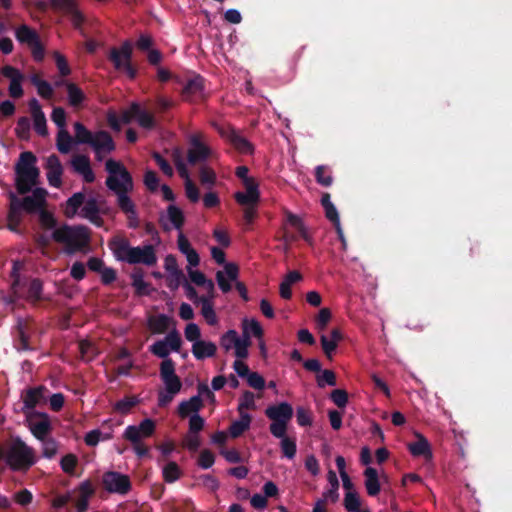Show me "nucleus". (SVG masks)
<instances>
[{
    "label": "nucleus",
    "instance_id": "nucleus-41",
    "mask_svg": "<svg viewBox=\"0 0 512 512\" xmlns=\"http://www.w3.org/2000/svg\"><path fill=\"white\" fill-rule=\"evenodd\" d=\"M43 283L40 279L34 278L29 282L27 299L31 303H37L42 299Z\"/></svg>",
    "mask_w": 512,
    "mask_h": 512
},
{
    "label": "nucleus",
    "instance_id": "nucleus-30",
    "mask_svg": "<svg viewBox=\"0 0 512 512\" xmlns=\"http://www.w3.org/2000/svg\"><path fill=\"white\" fill-rule=\"evenodd\" d=\"M133 112L136 113L135 120L140 127L147 130L155 128L156 120L153 114L145 109H142L139 103L133 102Z\"/></svg>",
    "mask_w": 512,
    "mask_h": 512
},
{
    "label": "nucleus",
    "instance_id": "nucleus-24",
    "mask_svg": "<svg viewBox=\"0 0 512 512\" xmlns=\"http://www.w3.org/2000/svg\"><path fill=\"white\" fill-rule=\"evenodd\" d=\"M100 207L98 201L94 197H90L85 199L81 210V217L88 219L92 224L97 227H101L104 223V220L100 217Z\"/></svg>",
    "mask_w": 512,
    "mask_h": 512
},
{
    "label": "nucleus",
    "instance_id": "nucleus-31",
    "mask_svg": "<svg viewBox=\"0 0 512 512\" xmlns=\"http://www.w3.org/2000/svg\"><path fill=\"white\" fill-rule=\"evenodd\" d=\"M365 487L369 496H377L380 493L381 485L378 472L373 467H367L364 471Z\"/></svg>",
    "mask_w": 512,
    "mask_h": 512
},
{
    "label": "nucleus",
    "instance_id": "nucleus-48",
    "mask_svg": "<svg viewBox=\"0 0 512 512\" xmlns=\"http://www.w3.org/2000/svg\"><path fill=\"white\" fill-rule=\"evenodd\" d=\"M149 351L159 357V358H162L163 361L166 360V359H169L168 356L170 354V350H169V347H168V344L166 342L165 339L163 340H158L156 342H154L150 347H149Z\"/></svg>",
    "mask_w": 512,
    "mask_h": 512
},
{
    "label": "nucleus",
    "instance_id": "nucleus-43",
    "mask_svg": "<svg viewBox=\"0 0 512 512\" xmlns=\"http://www.w3.org/2000/svg\"><path fill=\"white\" fill-rule=\"evenodd\" d=\"M315 179L318 184L324 187H329L333 183L331 172L325 165H319L315 168Z\"/></svg>",
    "mask_w": 512,
    "mask_h": 512
},
{
    "label": "nucleus",
    "instance_id": "nucleus-28",
    "mask_svg": "<svg viewBox=\"0 0 512 512\" xmlns=\"http://www.w3.org/2000/svg\"><path fill=\"white\" fill-rule=\"evenodd\" d=\"M216 352V344L210 341H196L192 345V353L197 360L214 357Z\"/></svg>",
    "mask_w": 512,
    "mask_h": 512
},
{
    "label": "nucleus",
    "instance_id": "nucleus-20",
    "mask_svg": "<svg viewBox=\"0 0 512 512\" xmlns=\"http://www.w3.org/2000/svg\"><path fill=\"white\" fill-rule=\"evenodd\" d=\"M46 176L50 186L60 188L62 185L63 166L56 154L50 155L46 160Z\"/></svg>",
    "mask_w": 512,
    "mask_h": 512
},
{
    "label": "nucleus",
    "instance_id": "nucleus-9",
    "mask_svg": "<svg viewBox=\"0 0 512 512\" xmlns=\"http://www.w3.org/2000/svg\"><path fill=\"white\" fill-rule=\"evenodd\" d=\"M109 61L118 71H124L130 79L137 76V69L132 65V45L125 41L119 48L113 47L108 54Z\"/></svg>",
    "mask_w": 512,
    "mask_h": 512
},
{
    "label": "nucleus",
    "instance_id": "nucleus-63",
    "mask_svg": "<svg viewBox=\"0 0 512 512\" xmlns=\"http://www.w3.org/2000/svg\"><path fill=\"white\" fill-rule=\"evenodd\" d=\"M214 462L215 456L210 450L204 449L200 452L197 463L202 469H208L212 467Z\"/></svg>",
    "mask_w": 512,
    "mask_h": 512
},
{
    "label": "nucleus",
    "instance_id": "nucleus-52",
    "mask_svg": "<svg viewBox=\"0 0 512 512\" xmlns=\"http://www.w3.org/2000/svg\"><path fill=\"white\" fill-rule=\"evenodd\" d=\"M316 382L319 388H324L325 385L336 386V375L332 370H324L321 374L316 376Z\"/></svg>",
    "mask_w": 512,
    "mask_h": 512
},
{
    "label": "nucleus",
    "instance_id": "nucleus-33",
    "mask_svg": "<svg viewBox=\"0 0 512 512\" xmlns=\"http://www.w3.org/2000/svg\"><path fill=\"white\" fill-rule=\"evenodd\" d=\"M248 319L243 320V338H239L235 344V356L238 359H244L248 357V347L251 345L250 335L248 332L247 324Z\"/></svg>",
    "mask_w": 512,
    "mask_h": 512
},
{
    "label": "nucleus",
    "instance_id": "nucleus-37",
    "mask_svg": "<svg viewBox=\"0 0 512 512\" xmlns=\"http://www.w3.org/2000/svg\"><path fill=\"white\" fill-rule=\"evenodd\" d=\"M85 199V194L83 192L74 193L66 201L65 215L68 218L75 216L79 208L83 206Z\"/></svg>",
    "mask_w": 512,
    "mask_h": 512
},
{
    "label": "nucleus",
    "instance_id": "nucleus-55",
    "mask_svg": "<svg viewBox=\"0 0 512 512\" xmlns=\"http://www.w3.org/2000/svg\"><path fill=\"white\" fill-rule=\"evenodd\" d=\"M239 340L238 334L235 330H228L225 334L222 335L220 339V345L225 351H229L232 347L235 346L237 341Z\"/></svg>",
    "mask_w": 512,
    "mask_h": 512
},
{
    "label": "nucleus",
    "instance_id": "nucleus-5",
    "mask_svg": "<svg viewBox=\"0 0 512 512\" xmlns=\"http://www.w3.org/2000/svg\"><path fill=\"white\" fill-rule=\"evenodd\" d=\"M5 456V464L13 472H27L37 462L34 448L19 436L10 437Z\"/></svg>",
    "mask_w": 512,
    "mask_h": 512
},
{
    "label": "nucleus",
    "instance_id": "nucleus-14",
    "mask_svg": "<svg viewBox=\"0 0 512 512\" xmlns=\"http://www.w3.org/2000/svg\"><path fill=\"white\" fill-rule=\"evenodd\" d=\"M48 389L44 385L29 387L21 394L23 401L22 412L29 416L33 414L32 410L40 404L46 402Z\"/></svg>",
    "mask_w": 512,
    "mask_h": 512
},
{
    "label": "nucleus",
    "instance_id": "nucleus-7",
    "mask_svg": "<svg viewBox=\"0 0 512 512\" xmlns=\"http://www.w3.org/2000/svg\"><path fill=\"white\" fill-rule=\"evenodd\" d=\"M160 378L165 385V391L158 393V406L166 407L182 388V382L175 373V362L172 359H166L161 362Z\"/></svg>",
    "mask_w": 512,
    "mask_h": 512
},
{
    "label": "nucleus",
    "instance_id": "nucleus-11",
    "mask_svg": "<svg viewBox=\"0 0 512 512\" xmlns=\"http://www.w3.org/2000/svg\"><path fill=\"white\" fill-rule=\"evenodd\" d=\"M102 485L109 493L127 495L132 484L128 475L116 471H107L102 476Z\"/></svg>",
    "mask_w": 512,
    "mask_h": 512
},
{
    "label": "nucleus",
    "instance_id": "nucleus-4",
    "mask_svg": "<svg viewBox=\"0 0 512 512\" xmlns=\"http://www.w3.org/2000/svg\"><path fill=\"white\" fill-rule=\"evenodd\" d=\"M37 157L31 151L20 154L15 164V188L20 195H26L38 185L40 170L36 166Z\"/></svg>",
    "mask_w": 512,
    "mask_h": 512
},
{
    "label": "nucleus",
    "instance_id": "nucleus-36",
    "mask_svg": "<svg viewBox=\"0 0 512 512\" xmlns=\"http://www.w3.org/2000/svg\"><path fill=\"white\" fill-rule=\"evenodd\" d=\"M65 87L67 90L68 102L70 106L77 108L82 105L86 96L84 92L72 82L65 83Z\"/></svg>",
    "mask_w": 512,
    "mask_h": 512
},
{
    "label": "nucleus",
    "instance_id": "nucleus-54",
    "mask_svg": "<svg viewBox=\"0 0 512 512\" xmlns=\"http://www.w3.org/2000/svg\"><path fill=\"white\" fill-rule=\"evenodd\" d=\"M71 165L74 171L78 174L85 171L91 166L90 159L86 155H74L71 159Z\"/></svg>",
    "mask_w": 512,
    "mask_h": 512
},
{
    "label": "nucleus",
    "instance_id": "nucleus-27",
    "mask_svg": "<svg viewBox=\"0 0 512 512\" xmlns=\"http://www.w3.org/2000/svg\"><path fill=\"white\" fill-rule=\"evenodd\" d=\"M177 245L179 251L184 254L191 267L198 266L200 263V257L197 251L191 246L189 240L183 233H179L177 239Z\"/></svg>",
    "mask_w": 512,
    "mask_h": 512
},
{
    "label": "nucleus",
    "instance_id": "nucleus-16",
    "mask_svg": "<svg viewBox=\"0 0 512 512\" xmlns=\"http://www.w3.org/2000/svg\"><path fill=\"white\" fill-rule=\"evenodd\" d=\"M90 146L93 148L98 161H102L106 154L113 152L116 148L112 136L105 130L95 132Z\"/></svg>",
    "mask_w": 512,
    "mask_h": 512
},
{
    "label": "nucleus",
    "instance_id": "nucleus-35",
    "mask_svg": "<svg viewBox=\"0 0 512 512\" xmlns=\"http://www.w3.org/2000/svg\"><path fill=\"white\" fill-rule=\"evenodd\" d=\"M252 417L249 414H240V419L233 421L229 427V433L232 438L240 437L250 428Z\"/></svg>",
    "mask_w": 512,
    "mask_h": 512
},
{
    "label": "nucleus",
    "instance_id": "nucleus-22",
    "mask_svg": "<svg viewBox=\"0 0 512 512\" xmlns=\"http://www.w3.org/2000/svg\"><path fill=\"white\" fill-rule=\"evenodd\" d=\"M29 109L33 118L35 132L42 137L47 136L48 129L45 114L42 111V107L36 98H32L29 101Z\"/></svg>",
    "mask_w": 512,
    "mask_h": 512
},
{
    "label": "nucleus",
    "instance_id": "nucleus-42",
    "mask_svg": "<svg viewBox=\"0 0 512 512\" xmlns=\"http://www.w3.org/2000/svg\"><path fill=\"white\" fill-rule=\"evenodd\" d=\"M167 218L173 224L174 228L178 230L182 228L185 221L183 212L175 205L168 206Z\"/></svg>",
    "mask_w": 512,
    "mask_h": 512
},
{
    "label": "nucleus",
    "instance_id": "nucleus-3",
    "mask_svg": "<svg viewBox=\"0 0 512 512\" xmlns=\"http://www.w3.org/2000/svg\"><path fill=\"white\" fill-rule=\"evenodd\" d=\"M108 246L118 261L129 264H145L147 266H153L157 262L152 245L131 247L126 238L113 237L109 241Z\"/></svg>",
    "mask_w": 512,
    "mask_h": 512
},
{
    "label": "nucleus",
    "instance_id": "nucleus-23",
    "mask_svg": "<svg viewBox=\"0 0 512 512\" xmlns=\"http://www.w3.org/2000/svg\"><path fill=\"white\" fill-rule=\"evenodd\" d=\"M55 10H60L71 15V22L74 27L80 28L84 17L75 7L73 0H49Z\"/></svg>",
    "mask_w": 512,
    "mask_h": 512
},
{
    "label": "nucleus",
    "instance_id": "nucleus-17",
    "mask_svg": "<svg viewBox=\"0 0 512 512\" xmlns=\"http://www.w3.org/2000/svg\"><path fill=\"white\" fill-rule=\"evenodd\" d=\"M155 431V422L146 418L138 426L129 425L126 427L123 437L130 442H139L142 438L150 437Z\"/></svg>",
    "mask_w": 512,
    "mask_h": 512
},
{
    "label": "nucleus",
    "instance_id": "nucleus-38",
    "mask_svg": "<svg viewBox=\"0 0 512 512\" xmlns=\"http://www.w3.org/2000/svg\"><path fill=\"white\" fill-rule=\"evenodd\" d=\"M95 133L88 130L81 122L74 123V142L91 145Z\"/></svg>",
    "mask_w": 512,
    "mask_h": 512
},
{
    "label": "nucleus",
    "instance_id": "nucleus-62",
    "mask_svg": "<svg viewBox=\"0 0 512 512\" xmlns=\"http://www.w3.org/2000/svg\"><path fill=\"white\" fill-rule=\"evenodd\" d=\"M330 398L339 408H344L348 403V393L343 389H335L331 392Z\"/></svg>",
    "mask_w": 512,
    "mask_h": 512
},
{
    "label": "nucleus",
    "instance_id": "nucleus-64",
    "mask_svg": "<svg viewBox=\"0 0 512 512\" xmlns=\"http://www.w3.org/2000/svg\"><path fill=\"white\" fill-rule=\"evenodd\" d=\"M144 184L151 192H156L159 187V178L155 171L148 170L144 174Z\"/></svg>",
    "mask_w": 512,
    "mask_h": 512
},
{
    "label": "nucleus",
    "instance_id": "nucleus-56",
    "mask_svg": "<svg viewBox=\"0 0 512 512\" xmlns=\"http://www.w3.org/2000/svg\"><path fill=\"white\" fill-rule=\"evenodd\" d=\"M138 402V399L134 396L125 397L116 403L115 409L122 414H127Z\"/></svg>",
    "mask_w": 512,
    "mask_h": 512
},
{
    "label": "nucleus",
    "instance_id": "nucleus-18",
    "mask_svg": "<svg viewBox=\"0 0 512 512\" xmlns=\"http://www.w3.org/2000/svg\"><path fill=\"white\" fill-rule=\"evenodd\" d=\"M246 192L238 191L234 194V199L238 204H250L260 202L259 184L255 178L250 177L242 182Z\"/></svg>",
    "mask_w": 512,
    "mask_h": 512
},
{
    "label": "nucleus",
    "instance_id": "nucleus-21",
    "mask_svg": "<svg viewBox=\"0 0 512 512\" xmlns=\"http://www.w3.org/2000/svg\"><path fill=\"white\" fill-rule=\"evenodd\" d=\"M204 79L201 76H195L187 81L182 89V97L185 101H198L204 95Z\"/></svg>",
    "mask_w": 512,
    "mask_h": 512
},
{
    "label": "nucleus",
    "instance_id": "nucleus-32",
    "mask_svg": "<svg viewBox=\"0 0 512 512\" xmlns=\"http://www.w3.org/2000/svg\"><path fill=\"white\" fill-rule=\"evenodd\" d=\"M144 272L142 269H134L131 274L132 286L137 296H148L151 294L150 284L144 281Z\"/></svg>",
    "mask_w": 512,
    "mask_h": 512
},
{
    "label": "nucleus",
    "instance_id": "nucleus-51",
    "mask_svg": "<svg viewBox=\"0 0 512 512\" xmlns=\"http://www.w3.org/2000/svg\"><path fill=\"white\" fill-rule=\"evenodd\" d=\"M30 120L27 117H20L17 121L15 133L21 140H28L30 137Z\"/></svg>",
    "mask_w": 512,
    "mask_h": 512
},
{
    "label": "nucleus",
    "instance_id": "nucleus-6",
    "mask_svg": "<svg viewBox=\"0 0 512 512\" xmlns=\"http://www.w3.org/2000/svg\"><path fill=\"white\" fill-rule=\"evenodd\" d=\"M52 238L55 242L65 244L70 253L82 250L88 245L90 236L89 229L85 226L62 225L54 229Z\"/></svg>",
    "mask_w": 512,
    "mask_h": 512
},
{
    "label": "nucleus",
    "instance_id": "nucleus-19",
    "mask_svg": "<svg viewBox=\"0 0 512 512\" xmlns=\"http://www.w3.org/2000/svg\"><path fill=\"white\" fill-rule=\"evenodd\" d=\"M31 320L18 318L15 325V346L19 351H29L32 347L29 344L31 332Z\"/></svg>",
    "mask_w": 512,
    "mask_h": 512
},
{
    "label": "nucleus",
    "instance_id": "nucleus-47",
    "mask_svg": "<svg viewBox=\"0 0 512 512\" xmlns=\"http://www.w3.org/2000/svg\"><path fill=\"white\" fill-rule=\"evenodd\" d=\"M78 465V457L75 454L68 453L60 460V467L66 474L74 475L75 469Z\"/></svg>",
    "mask_w": 512,
    "mask_h": 512
},
{
    "label": "nucleus",
    "instance_id": "nucleus-53",
    "mask_svg": "<svg viewBox=\"0 0 512 512\" xmlns=\"http://www.w3.org/2000/svg\"><path fill=\"white\" fill-rule=\"evenodd\" d=\"M259 203L240 204L243 207V219L246 226L252 225L257 217V207Z\"/></svg>",
    "mask_w": 512,
    "mask_h": 512
},
{
    "label": "nucleus",
    "instance_id": "nucleus-46",
    "mask_svg": "<svg viewBox=\"0 0 512 512\" xmlns=\"http://www.w3.org/2000/svg\"><path fill=\"white\" fill-rule=\"evenodd\" d=\"M255 397L251 391H244L238 404V412L239 414H247L244 412L245 410L255 409Z\"/></svg>",
    "mask_w": 512,
    "mask_h": 512
},
{
    "label": "nucleus",
    "instance_id": "nucleus-58",
    "mask_svg": "<svg viewBox=\"0 0 512 512\" xmlns=\"http://www.w3.org/2000/svg\"><path fill=\"white\" fill-rule=\"evenodd\" d=\"M186 280H185V276L183 274L182 271H178V272H174V273H168V277H167V280H166V283H167V287L174 291V290H177L179 288V286L184 283Z\"/></svg>",
    "mask_w": 512,
    "mask_h": 512
},
{
    "label": "nucleus",
    "instance_id": "nucleus-39",
    "mask_svg": "<svg viewBox=\"0 0 512 512\" xmlns=\"http://www.w3.org/2000/svg\"><path fill=\"white\" fill-rule=\"evenodd\" d=\"M74 137H72L66 129H59L57 133L56 146L60 153L67 154L72 149Z\"/></svg>",
    "mask_w": 512,
    "mask_h": 512
},
{
    "label": "nucleus",
    "instance_id": "nucleus-34",
    "mask_svg": "<svg viewBox=\"0 0 512 512\" xmlns=\"http://www.w3.org/2000/svg\"><path fill=\"white\" fill-rule=\"evenodd\" d=\"M170 323L171 318L165 314L151 316L148 320L149 328L154 334L165 333L168 330Z\"/></svg>",
    "mask_w": 512,
    "mask_h": 512
},
{
    "label": "nucleus",
    "instance_id": "nucleus-40",
    "mask_svg": "<svg viewBox=\"0 0 512 512\" xmlns=\"http://www.w3.org/2000/svg\"><path fill=\"white\" fill-rule=\"evenodd\" d=\"M199 304H201V314L206 322L209 325H215L217 323V316L212 301L205 296H201Z\"/></svg>",
    "mask_w": 512,
    "mask_h": 512
},
{
    "label": "nucleus",
    "instance_id": "nucleus-61",
    "mask_svg": "<svg viewBox=\"0 0 512 512\" xmlns=\"http://www.w3.org/2000/svg\"><path fill=\"white\" fill-rule=\"evenodd\" d=\"M199 179L201 184L213 186L216 182V174L209 167H201L199 171Z\"/></svg>",
    "mask_w": 512,
    "mask_h": 512
},
{
    "label": "nucleus",
    "instance_id": "nucleus-29",
    "mask_svg": "<svg viewBox=\"0 0 512 512\" xmlns=\"http://www.w3.org/2000/svg\"><path fill=\"white\" fill-rule=\"evenodd\" d=\"M417 441L408 444V450L414 457L432 458V451L428 440L417 434Z\"/></svg>",
    "mask_w": 512,
    "mask_h": 512
},
{
    "label": "nucleus",
    "instance_id": "nucleus-59",
    "mask_svg": "<svg viewBox=\"0 0 512 512\" xmlns=\"http://www.w3.org/2000/svg\"><path fill=\"white\" fill-rule=\"evenodd\" d=\"M164 339L166 340L170 351L179 352L182 340L176 329L169 332Z\"/></svg>",
    "mask_w": 512,
    "mask_h": 512
},
{
    "label": "nucleus",
    "instance_id": "nucleus-44",
    "mask_svg": "<svg viewBox=\"0 0 512 512\" xmlns=\"http://www.w3.org/2000/svg\"><path fill=\"white\" fill-rule=\"evenodd\" d=\"M181 476V470L174 461L168 462L163 468V478L167 483H173Z\"/></svg>",
    "mask_w": 512,
    "mask_h": 512
},
{
    "label": "nucleus",
    "instance_id": "nucleus-25",
    "mask_svg": "<svg viewBox=\"0 0 512 512\" xmlns=\"http://www.w3.org/2000/svg\"><path fill=\"white\" fill-rule=\"evenodd\" d=\"M212 258L219 265H224L225 274L229 281H236L239 275V268L235 263H226V256L222 249L218 247L211 248Z\"/></svg>",
    "mask_w": 512,
    "mask_h": 512
},
{
    "label": "nucleus",
    "instance_id": "nucleus-8",
    "mask_svg": "<svg viewBox=\"0 0 512 512\" xmlns=\"http://www.w3.org/2000/svg\"><path fill=\"white\" fill-rule=\"evenodd\" d=\"M293 414V407L288 402L268 406L265 410V415L272 421L269 426L270 433L274 437L285 436Z\"/></svg>",
    "mask_w": 512,
    "mask_h": 512
},
{
    "label": "nucleus",
    "instance_id": "nucleus-57",
    "mask_svg": "<svg viewBox=\"0 0 512 512\" xmlns=\"http://www.w3.org/2000/svg\"><path fill=\"white\" fill-rule=\"evenodd\" d=\"M152 158L156 162V164L159 166L160 170L166 175V176H173L174 171L170 163L159 153V152H153Z\"/></svg>",
    "mask_w": 512,
    "mask_h": 512
},
{
    "label": "nucleus",
    "instance_id": "nucleus-49",
    "mask_svg": "<svg viewBox=\"0 0 512 512\" xmlns=\"http://www.w3.org/2000/svg\"><path fill=\"white\" fill-rule=\"evenodd\" d=\"M37 214L39 215V223L42 228L50 230L56 227L57 221L54 215L48 211L46 207L42 208Z\"/></svg>",
    "mask_w": 512,
    "mask_h": 512
},
{
    "label": "nucleus",
    "instance_id": "nucleus-13",
    "mask_svg": "<svg viewBox=\"0 0 512 512\" xmlns=\"http://www.w3.org/2000/svg\"><path fill=\"white\" fill-rule=\"evenodd\" d=\"M217 131L222 138L227 140L239 153L252 154L254 146L241 133L231 126H219Z\"/></svg>",
    "mask_w": 512,
    "mask_h": 512
},
{
    "label": "nucleus",
    "instance_id": "nucleus-15",
    "mask_svg": "<svg viewBox=\"0 0 512 512\" xmlns=\"http://www.w3.org/2000/svg\"><path fill=\"white\" fill-rule=\"evenodd\" d=\"M28 427L32 435L44 441L52 430V425L48 414L43 412H33V414L26 416Z\"/></svg>",
    "mask_w": 512,
    "mask_h": 512
},
{
    "label": "nucleus",
    "instance_id": "nucleus-26",
    "mask_svg": "<svg viewBox=\"0 0 512 512\" xmlns=\"http://www.w3.org/2000/svg\"><path fill=\"white\" fill-rule=\"evenodd\" d=\"M203 407V399L200 396H192L190 399L184 400L179 404L177 413L179 417L184 419L193 414H198Z\"/></svg>",
    "mask_w": 512,
    "mask_h": 512
},
{
    "label": "nucleus",
    "instance_id": "nucleus-45",
    "mask_svg": "<svg viewBox=\"0 0 512 512\" xmlns=\"http://www.w3.org/2000/svg\"><path fill=\"white\" fill-rule=\"evenodd\" d=\"M277 438L281 439L280 447L283 455L288 459H293L297 452L296 441L292 438L287 437L286 435Z\"/></svg>",
    "mask_w": 512,
    "mask_h": 512
},
{
    "label": "nucleus",
    "instance_id": "nucleus-1",
    "mask_svg": "<svg viewBox=\"0 0 512 512\" xmlns=\"http://www.w3.org/2000/svg\"><path fill=\"white\" fill-rule=\"evenodd\" d=\"M105 170L108 173L105 184L117 196V205L125 213H133L136 206L128 193L133 190L134 183L130 172L123 163L114 159H108L105 163Z\"/></svg>",
    "mask_w": 512,
    "mask_h": 512
},
{
    "label": "nucleus",
    "instance_id": "nucleus-60",
    "mask_svg": "<svg viewBox=\"0 0 512 512\" xmlns=\"http://www.w3.org/2000/svg\"><path fill=\"white\" fill-rule=\"evenodd\" d=\"M53 56H54L56 66L59 70L60 75L63 77L70 75L71 69L68 65V62H67V59L65 58V56L62 55L61 53H59L58 51H55Z\"/></svg>",
    "mask_w": 512,
    "mask_h": 512
},
{
    "label": "nucleus",
    "instance_id": "nucleus-12",
    "mask_svg": "<svg viewBox=\"0 0 512 512\" xmlns=\"http://www.w3.org/2000/svg\"><path fill=\"white\" fill-rule=\"evenodd\" d=\"M211 155V149L202 141V134L194 133L189 137L187 161L190 165L205 162Z\"/></svg>",
    "mask_w": 512,
    "mask_h": 512
},
{
    "label": "nucleus",
    "instance_id": "nucleus-10",
    "mask_svg": "<svg viewBox=\"0 0 512 512\" xmlns=\"http://www.w3.org/2000/svg\"><path fill=\"white\" fill-rule=\"evenodd\" d=\"M15 36L21 44L28 46L35 61H43L45 48L41 43L39 34L34 29L27 25H21L16 29Z\"/></svg>",
    "mask_w": 512,
    "mask_h": 512
},
{
    "label": "nucleus",
    "instance_id": "nucleus-50",
    "mask_svg": "<svg viewBox=\"0 0 512 512\" xmlns=\"http://www.w3.org/2000/svg\"><path fill=\"white\" fill-rule=\"evenodd\" d=\"M343 506L345 509L349 512L351 511H359L361 506V501L358 493L356 491L354 492H346Z\"/></svg>",
    "mask_w": 512,
    "mask_h": 512
},
{
    "label": "nucleus",
    "instance_id": "nucleus-2",
    "mask_svg": "<svg viewBox=\"0 0 512 512\" xmlns=\"http://www.w3.org/2000/svg\"><path fill=\"white\" fill-rule=\"evenodd\" d=\"M30 192L32 193L31 195H26L23 198L17 197L14 192H9L8 194L10 204L7 220L8 228L11 231L18 230L22 222V212L37 214L47 205L48 191L45 188L36 187Z\"/></svg>",
    "mask_w": 512,
    "mask_h": 512
}]
</instances>
